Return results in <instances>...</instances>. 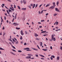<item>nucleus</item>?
<instances>
[{"label": "nucleus", "mask_w": 62, "mask_h": 62, "mask_svg": "<svg viewBox=\"0 0 62 62\" xmlns=\"http://www.w3.org/2000/svg\"><path fill=\"white\" fill-rule=\"evenodd\" d=\"M13 24H14L13 25L15 26H16L18 25H19V24L17 23H14Z\"/></svg>", "instance_id": "1"}, {"label": "nucleus", "mask_w": 62, "mask_h": 62, "mask_svg": "<svg viewBox=\"0 0 62 62\" xmlns=\"http://www.w3.org/2000/svg\"><path fill=\"white\" fill-rule=\"evenodd\" d=\"M11 8H10V9H11V10L13 11H14V8L13 7L11 6Z\"/></svg>", "instance_id": "2"}, {"label": "nucleus", "mask_w": 62, "mask_h": 62, "mask_svg": "<svg viewBox=\"0 0 62 62\" xmlns=\"http://www.w3.org/2000/svg\"><path fill=\"white\" fill-rule=\"evenodd\" d=\"M55 10L56 11H57L58 12H60V11L57 8H55Z\"/></svg>", "instance_id": "3"}, {"label": "nucleus", "mask_w": 62, "mask_h": 62, "mask_svg": "<svg viewBox=\"0 0 62 62\" xmlns=\"http://www.w3.org/2000/svg\"><path fill=\"white\" fill-rule=\"evenodd\" d=\"M31 56H28L26 57V58L27 59H31Z\"/></svg>", "instance_id": "4"}, {"label": "nucleus", "mask_w": 62, "mask_h": 62, "mask_svg": "<svg viewBox=\"0 0 62 62\" xmlns=\"http://www.w3.org/2000/svg\"><path fill=\"white\" fill-rule=\"evenodd\" d=\"M54 7L53 6H52L49 8V9H54Z\"/></svg>", "instance_id": "5"}, {"label": "nucleus", "mask_w": 62, "mask_h": 62, "mask_svg": "<svg viewBox=\"0 0 62 62\" xmlns=\"http://www.w3.org/2000/svg\"><path fill=\"white\" fill-rule=\"evenodd\" d=\"M34 36H35V37H37L38 36H39V35H38L36 33H34Z\"/></svg>", "instance_id": "6"}, {"label": "nucleus", "mask_w": 62, "mask_h": 62, "mask_svg": "<svg viewBox=\"0 0 62 62\" xmlns=\"http://www.w3.org/2000/svg\"><path fill=\"white\" fill-rule=\"evenodd\" d=\"M21 35L23 36V30H21Z\"/></svg>", "instance_id": "7"}, {"label": "nucleus", "mask_w": 62, "mask_h": 62, "mask_svg": "<svg viewBox=\"0 0 62 62\" xmlns=\"http://www.w3.org/2000/svg\"><path fill=\"white\" fill-rule=\"evenodd\" d=\"M55 2H53V6H54V7H55Z\"/></svg>", "instance_id": "8"}, {"label": "nucleus", "mask_w": 62, "mask_h": 62, "mask_svg": "<svg viewBox=\"0 0 62 62\" xmlns=\"http://www.w3.org/2000/svg\"><path fill=\"white\" fill-rule=\"evenodd\" d=\"M28 55L29 56H32L33 55L32 54H28Z\"/></svg>", "instance_id": "9"}, {"label": "nucleus", "mask_w": 62, "mask_h": 62, "mask_svg": "<svg viewBox=\"0 0 62 62\" xmlns=\"http://www.w3.org/2000/svg\"><path fill=\"white\" fill-rule=\"evenodd\" d=\"M39 55L40 56H41V57H45V56L39 54Z\"/></svg>", "instance_id": "10"}, {"label": "nucleus", "mask_w": 62, "mask_h": 62, "mask_svg": "<svg viewBox=\"0 0 62 62\" xmlns=\"http://www.w3.org/2000/svg\"><path fill=\"white\" fill-rule=\"evenodd\" d=\"M59 58H60V57H59V56H57V58L56 59H57V60H59Z\"/></svg>", "instance_id": "11"}, {"label": "nucleus", "mask_w": 62, "mask_h": 62, "mask_svg": "<svg viewBox=\"0 0 62 62\" xmlns=\"http://www.w3.org/2000/svg\"><path fill=\"white\" fill-rule=\"evenodd\" d=\"M23 3L24 4H26V1H25L24 0H23Z\"/></svg>", "instance_id": "12"}, {"label": "nucleus", "mask_w": 62, "mask_h": 62, "mask_svg": "<svg viewBox=\"0 0 62 62\" xmlns=\"http://www.w3.org/2000/svg\"><path fill=\"white\" fill-rule=\"evenodd\" d=\"M50 6V4H48L46 5V7H49V6Z\"/></svg>", "instance_id": "13"}, {"label": "nucleus", "mask_w": 62, "mask_h": 62, "mask_svg": "<svg viewBox=\"0 0 62 62\" xmlns=\"http://www.w3.org/2000/svg\"><path fill=\"white\" fill-rule=\"evenodd\" d=\"M32 49H33V50H35L36 51H38V49H36V48H32Z\"/></svg>", "instance_id": "14"}, {"label": "nucleus", "mask_w": 62, "mask_h": 62, "mask_svg": "<svg viewBox=\"0 0 62 62\" xmlns=\"http://www.w3.org/2000/svg\"><path fill=\"white\" fill-rule=\"evenodd\" d=\"M22 10H26V8H22L21 9Z\"/></svg>", "instance_id": "15"}, {"label": "nucleus", "mask_w": 62, "mask_h": 62, "mask_svg": "<svg viewBox=\"0 0 62 62\" xmlns=\"http://www.w3.org/2000/svg\"><path fill=\"white\" fill-rule=\"evenodd\" d=\"M54 35H52V40H53V39L54 38Z\"/></svg>", "instance_id": "16"}, {"label": "nucleus", "mask_w": 62, "mask_h": 62, "mask_svg": "<svg viewBox=\"0 0 62 62\" xmlns=\"http://www.w3.org/2000/svg\"><path fill=\"white\" fill-rule=\"evenodd\" d=\"M28 49H30V48H24V50H28Z\"/></svg>", "instance_id": "17"}, {"label": "nucleus", "mask_w": 62, "mask_h": 62, "mask_svg": "<svg viewBox=\"0 0 62 62\" xmlns=\"http://www.w3.org/2000/svg\"><path fill=\"white\" fill-rule=\"evenodd\" d=\"M11 53L12 54H13V55H16V54L15 53H14L13 52H11Z\"/></svg>", "instance_id": "18"}, {"label": "nucleus", "mask_w": 62, "mask_h": 62, "mask_svg": "<svg viewBox=\"0 0 62 62\" xmlns=\"http://www.w3.org/2000/svg\"><path fill=\"white\" fill-rule=\"evenodd\" d=\"M42 50H43V51H47V50H48V49H42Z\"/></svg>", "instance_id": "19"}, {"label": "nucleus", "mask_w": 62, "mask_h": 62, "mask_svg": "<svg viewBox=\"0 0 62 62\" xmlns=\"http://www.w3.org/2000/svg\"><path fill=\"white\" fill-rule=\"evenodd\" d=\"M58 4H59V2L58 1L57 2L56 5L57 6H58Z\"/></svg>", "instance_id": "20"}, {"label": "nucleus", "mask_w": 62, "mask_h": 62, "mask_svg": "<svg viewBox=\"0 0 62 62\" xmlns=\"http://www.w3.org/2000/svg\"><path fill=\"white\" fill-rule=\"evenodd\" d=\"M40 45L41 46H42V43L41 42L40 43Z\"/></svg>", "instance_id": "21"}, {"label": "nucleus", "mask_w": 62, "mask_h": 62, "mask_svg": "<svg viewBox=\"0 0 62 62\" xmlns=\"http://www.w3.org/2000/svg\"><path fill=\"white\" fill-rule=\"evenodd\" d=\"M35 39L36 40H39V39L38 38H35Z\"/></svg>", "instance_id": "22"}, {"label": "nucleus", "mask_w": 62, "mask_h": 62, "mask_svg": "<svg viewBox=\"0 0 62 62\" xmlns=\"http://www.w3.org/2000/svg\"><path fill=\"white\" fill-rule=\"evenodd\" d=\"M16 29H17L18 30H20V29H21V28H18L17 27H16Z\"/></svg>", "instance_id": "23"}, {"label": "nucleus", "mask_w": 62, "mask_h": 62, "mask_svg": "<svg viewBox=\"0 0 62 62\" xmlns=\"http://www.w3.org/2000/svg\"><path fill=\"white\" fill-rule=\"evenodd\" d=\"M51 57H53L54 58H55V56L54 55H52L51 56Z\"/></svg>", "instance_id": "24"}, {"label": "nucleus", "mask_w": 62, "mask_h": 62, "mask_svg": "<svg viewBox=\"0 0 62 62\" xmlns=\"http://www.w3.org/2000/svg\"><path fill=\"white\" fill-rule=\"evenodd\" d=\"M53 40L54 41H55L56 39H55V38H53Z\"/></svg>", "instance_id": "25"}, {"label": "nucleus", "mask_w": 62, "mask_h": 62, "mask_svg": "<svg viewBox=\"0 0 62 62\" xmlns=\"http://www.w3.org/2000/svg\"><path fill=\"white\" fill-rule=\"evenodd\" d=\"M18 52L19 53H22V51L21 50L18 51Z\"/></svg>", "instance_id": "26"}, {"label": "nucleus", "mask_w": 62, "mask_h": 62, "mask_svg": "<svg viewBox=\"0 0 62 62\" xmlns=\"http://www.w3.org/2000/svg\"><path fill=\"white\" fill-rule=\"evenodd\" d=\"M20 40H21V39L22 40V39H23V37H22V36H21L20 37Z\"/></svg>", "instance_id": "27"}, {"label": "nucleus", "mask_w": 62, "mask_h": 62, "mask_svg": "<svg viewBox=\"0 0 62 62\" xmlns=\"http://www.w3.org/2000/svg\"><path fill=\"white\" fill-rule=\"evenodd\" d=\"M0 50H4L5 49H3V48H2L1 47H0Z\"/></svg>", "instance_id": "28"}, {"label": "nucleus", "mask_w": 62, "mask_h": 62, "mask_svg": "<svg viewBox=\"0 0 62 62\" xmlns=\"http://www.w3.org/2000/svg\"><path fill=\"white\" fill-rule=\"evenodd\" d=\"M6 34V33L5 32H3V36H4V35H5Z\"/></svg>", "instance_id": "29"}, {"label": "nucleus", "mask_w": 62, "mask_h": 62, "mask_svg": "<svg viewBox=\"0 0 62 62\" xmlns=\"http://www.w3.org/2000/svg\"><path fill=\"white\" fill-rule=\"evenodd\" d=\"M16 44H18L19 43V42L18 41H16Z\"/></svg>", "instance_id": "30"}, {"label": "nucleus", "mask_w": 62, "mask_h": 62, "mask_svg": "<svg viewBox=\"0 0 62 62\" xmlns=\"http://www.w3.org/2000/svg\"><path fill=\"white\" fill-rule=\"evenodd\" d=\"M56 25H58V22H56Z\"/></svg>", "instance_id": "31"}, {"label": "nucleus", "mask_w": 62, "mask_h": 62, "mask_svg": "<svg viewBox=\"0 0 62 62\" xmlns=\"http://www.w3.org/2000/svg\"><path fill=\"white\" fill-rule=\"evenodd\" d=\"M25 34H26V35H27V31H25Z\"/></svg>", "instance_id": "32"}, {"label": "nucleus", "mask_w": 62, "mask_h": 62, "mask_svg": "<svg viewBox=\"0 0 62 62\" xmlns=\"http://www.w3.org/2000/svg\"><path fill=\"white\" fill-rule=\"evenodd\" d=\"M46 32V31H42L41 32V33H45V32Z\"/></svg>", "instance_id": "33"}, {"label": "nucleus", "mask_w": 62, "mask_h": 62, "mask_svg": "<svg viewBox=\"0 0 62 62\" xmlns=\"http://www.w3.org/2000/svg\"><path fill=\"white\" fill-rule=\"evenodd\" d=\"M12 40H13V41H14V42H16V41H15V40L14 39H12Z\"/></svg>", "instance_id": "34"}, {"label": "nucleus", "mask_w": 62, "mask_h": 62, "mask_svg": "<svg viewBox=\"0 0 62 62\" xmlns=\"http://www.w3.org/2000/svg\"><path fill=\"white\" fill-rule=\"evenodd\" d=\"M28 7H29V8H31V7L30 6H28Z\"/></svg>", "instance_id": "35"}, {"label": "nucleus", "mask_w": 62, "mask_h": 62, "mask_svg": "<svg viewBox=\"0 0 62 62\" xmlns=\"http://www.w3.org/2000/svg\"><path fill=\"white\" fill-rule=\"evenodd\" d=\"M12 46V47L13 48H14V49H16V48H15V47L14 46Z\"/></svg>", "instance_id": "36"}, {"label": "nucleus", "mask_w": 62, "mask_h": 62, "mask_svg": "<svg viewBox=\"0 0 62 62\" xmlns=\"http://www.w3.org/2000/svg\"><path fill=\"white\" fill-rule=\"evenodd\" d=\"M17 7H18V8H19V9H21L20 8V6H18Z\"/></svg>", "instance_id": "37"}, {"label": "nucleus", "mask_w": 62, "mask_h": 62, "mask_svg": "<svg viewBox=\"0 0 62 62\" xmlns=\"http://www.w3.org/2000/svg\"><path fill=\"white\" fill-rule=\"evenodd\" d=\"M38 5L37 4H36V6H35V8H37V7H38Z\"/></svg>", "instance_id": "38"}, {"label": "nucleus", "mask_w": 62, "mask_h": 62, "mask_svg": "<svg viewBox=\"0 0 62 62\" xmlns=\"http://www.w3.org/2000/svg\"><path fill=\"white\" fill-rule=\"evenodd\" d=\"M37 47H38V49H40V48H39V46L38 45H37Z\"/></svg>", "instance_id": "39"}, {"label": "nucleus", "mask_w": 62, "mask_h": 62, "mask_svg": "<svg viewBox=\"0 0 62 62\" xmlns=\"http://www.w3.org/2000/svg\"><path fill=\"white\" fill-rule=\"evenodd\" d=\"M44 36H48V34H44L43 35Z\"/></svg>", "instance_id": "40"}, {"label": "nucleus", "mask_w": 62, "mask_h": 62, "mask_svg": "<svg viewBox=\"0 0 62 62\" xmlns=\"http://www.w3.org/2000/svg\"><path fill=\"white\" fill-rule=\"evenodd\" d=\"M38 24H41V23H40V22H38Z\"/></svg>", "instance_id": "41"}, {"label": "nucleus", "mask_w": 62, "mask_h": 62, "mask_svg": "<svg viewBox=\"0 0 62 62\" xmlns=\"http://www.w3.org/2000/svg\"><path fill=\"white\" fill-rule=\"evenodd\" d=\"M12 51H14V52H16V51L15 50H14L13 49L12 50Z\"/></svg>", "instance_id": "42"}, {"label": "nucleus", "mask_w": 62, "mask_h": 62, "mask_svg": "<svg viewBox=\"0 0 62 62\" xmlns=\"http://www.w3.org/2000/svg\"><path fill=\"white\" fill-rule=\"evenodd\" d=\"M45 21L44 20H42L41 21V22H44Z\"/></svg>", "instance_id": "43"}, {"label": "nucleus", "mask_w": 62, "mask_h": 62, "mask_svg": "<svg viewBox=\"0 0 62 62\" xmlns=\"http://www.w3.org/2000/svg\"><path fill=\"white\" fill-rule=\"evenodd\" d=\"M53 40H52V39H49V41H52Z\"/></svg>", "instance_id": "44"}, {"label": "nucleus", "mask_w": 62, "mask_h": 62, "mask_svg": "<svg viewBox=\"0 0 62 62\" xmlns=\"http://www.w3.org/2000/svg\"><path fill=\"white\" fill-rule=\"evenodd\" d=\"M35 5H36V4H34L33 5V7H35Z\"/></svg>", "instance_id": "45"}, {"label": "nucleus", "mask_w": 62, "mask_h": 62, "mask_svg": "<svg viewBox=\"0 0 62 62\" xmlns=\"http://www.w3.org/2000/svg\"><path fill=\"white\" fill-rule=\"evenodd\" d=\"M15 19V18H14L13 20H12V22H14V19Z\"/></svg>", "instance_id": "46"}, {"label": "nucleus", "mask_w": 62, "mask_h": 62, "mask_svg": "<svg viewBox=\"0 0 62 62\" xmlns=\"http://www.w3.org/2000/svg\"><path fill=\"white\" fill-rule=\"evenodd\" d=\"M41 59H42V60H44V59L43 58H41Z\"/></svg>", "instance_id": "47"}, {"label": "nucleus", "mask_w": 62, "mask_h": 62, "mask_svg": "<svg viewBox=\"0 0 62 62\" xmlns=\"http://www.w3.org/2000/svg\"><path fill=\"white\" fill-rule=\"evenodd\" d=\"M4 20H6V16H4Z\"/></svg>", "instance_id": "48"}, {"label": "nucleus", "mask_w": 62, "mask_h": 62, "mask_svg": "<svg viewBox=\"0 0 62 62\" xmlns=\"http://www.w3.org/2000/svg\"><path fill=\"white\" fill-rule=\"evenodd\" d=\"M1 23H3V22H4V21H3V19H1Z\"/></svg>", "instance_id": "49"}, {"label": "nucleus", "mask_w": 62, "mask_h": 62, "mask_svg": "<svg viewBox=\"0 0 62 62\" xmlns=\"http://www.w3.org/2000/svg\"><path fill=\"white\" fill-rule=\"evenodd\" d=\"M60 49H61V50H62V46H60Z\"/></svg>", "instance_id": "50"}, {"label": "nucleus", "mask_w": 62, "mask_h": 62, "mask_svg": "<svg viewBox=\"0 0 62 62\" xmlns=\"http://www.w3.org/2000/svg\"><path fill=\"white\" fill-rule=\"evenodd\" d=\"M4 29H5V27L4 26L3 27V28L2 29V30H4Z\"/></svg>", "instance_id": "51"}, {"label": "nucleus", "mask_w": 62, "mask_h": 62, "mask_svg": "<svg viewBox=\"0 0 62 62\" xmlns=\"http://www.w3.org/2000/svg\"><path fill=\"white\" fill-rule=\"evenodd\" d=\"M36 55V57H38V55L36 54V55Z\"/></svg>", "instance_id": "52"}, {"label": "nucleus", "mask_w": 62, "mask_h": 62, "mask_svg": "<svg viewBox=\"0 0 62 62\" xmlns=\"http://www.w3.org/2000/svg\"><path fill=\"white\" fill-rule=\"evenodd\" d=\"M54 16H56V15H57V14H55L54 15Z\"/></svg>", "instance_id": "53"}, {"label": "nucleus", "mask_w": 62, "mask_h": 62, "mask_svg": "<svg viewBox=\"0 0 62 62\" xmlns=\"http://www.w3.org/2000/svg\"><path fill=\"white\" fill-rule=\"evenodd\" d=\"M14 8H16V5H14Z\"/></svg>", "instance_id": "54"}, {"label": "nucleus", "mask_w": 62, "mask_h": 62, "mask_svg": "<svg viewBox=\"0 0 62 62\" xmlns=\"http://www.w3.org/2000/svg\"><path fill=\"white\" fill-rule=\"evenodd\" d=\"M5 8H6V9H8V8L6 6H5Z\"/></svg>", "instance_id": "55"}, {"label": "nucleus", "mask_w": 62, "mask_h": 62, "mask_svg": "<svg viewBox=\"0 0 62 62\" xmlns=\"http://www.w3.org/2000/svg\"><path fill=\"white\" fill-rule=\"evenodd\" d=\"M23 20L24 21L25 19V17H23Z\"/></svg>", "instance_id": "56"}, {"label": "nucleus", "mask_w": 62, "mask_h": 62, "mask_svg": "<svg viewBox=\"0 0 62 62\" xmlns=\"http://www.w3.org/2000/svg\"><path fill=\"white\" fill-rule=\"evenodd\" d=\"M50 49H53V48L52 47V46H51L50 47Z\"/></svg>", "instance_id": "57"}, {"label": "nucleus", "mask_w": 62, "mask_h": 62, "mask_svg": "<svg viewBox=\"0 0 62 62\" xmlns=\"http://www.w3.org/2000/svg\"><path fill=\"white\" fill-rule=\"evenodd\" d=\"M26 45V43H25L24 44V45Z\"/></svg>", "instance_id": "58"}, {"label": "nucleus", "mask_w": 62, "mask_h": 62, "mask_svg": "<svg viewBox=\"0 0 62 62\" xmlns=\"http://www.w3.org/2000/svg\"><path fill=\"white\" fill-rule=\"evenodd\" d=\"M9 43L10 44V45H12V44H11V43L10 42H9Z\"/></svg>", "instance_id": "59"}, {"label": "nucleus", "mask_w": 62, "mask_h": 62, "mask_svg": "<svg viewBox=\"0 0 62 62\" xmlns=\"http://www.w3.org/2000/svg\"><path fill=\"white\" fill-rule=\"evenodd\" d=\"M42 4H41L40 5V6H39V8H40V7H41V6H42Z\"/></svg>", "instance_id": "60"}, {"label": "nucleus", "mask_w": 62, "mask_h": 62, "mask_svg": "<svg viewBox=\"0 0 62 62\" xmlns=\"http://www.w3.org/2000/svg\"><path fill=\"white\" fill-rule=\"evenodd\" d=\"M20 2H21V4H22V3H23V1H20Z\"/></svg>", "instance_id": "61"}, {"label": "nucleus", "mask_w": 62, "mask_h": 62, "mask_svg": "<svg viewBox=\"0 0 62 62\" xmlns=\"http://www.w3.org/2000/svg\"><path fill=\"white\" fill-rule=\"evenodd\" d=\"M50 59L51 60H53V59L52 57H50Z\"/></svg>", "instance_id": "62"}, {"label": "nucleus", "mask_w": 62, "mask_h": 62, "mask_svg": "<svg viewBox=\"0 0 62 62\" xmlns=\"http://www.w3.org/2000/svg\"><path fill=\"white\" fill-rule=\"evenodd\" d=\"M44 11V10H43L41 11V13H42H42H43V11Z\"/></svg>", "instance_id": "63"}, {"label": "nucleus", "mask_w": 62, "mask_h": 62, "mask_svg": "<svg viewBox=\"0 0 62 62\" xmlns=\"http://www.w3.org/2000/svg\"><path fill=\"white\" fill-rule=\"evenodd\" d=\"M31 6H33V4H31Z\"/></svg>", "instance_id": "64"}]
</instances>
